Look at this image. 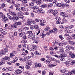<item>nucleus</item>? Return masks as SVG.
Returning a JSON list of instances; mask_svg holds the SVG:
<instances>
[{
  "label": "nucleus",
  "instance_id": "24",
  "mask_svg": "<svg viewBox=\"0 0 75 75\" xmlns=\"http://www.w3.org/2000/svg\"><path fill=\"white\" fill-rule=\"evenodd\" d=\"M41 35H42V38H44V37H45V36H46V35H45L44 34L41 33H40V37H41Z\"/></svg>",
  "mask_w": 75,
  "mask_h": 75
},
{
  "label": "nucleus",
  "instance_id": "12",
  "mask_svg": "<svg viewBox=\"0 0 75 75\" xmlns=\"http://www.w3.org/2000/svg\"><path fill=\"white\" fill-rule=\"evenodd\" d=\"M17 27H18V25H17L16 22H15L13 25V28H17Z\"/></svg>",
  "mask_w": 75,
  "mask_h": 75
},
{
  "label": "nucleus",
  "instance_id": "60",
  "mask_svg": "<svg viewBox=\"0 0 75 75\" xmlns=\"http://www.w3.org/2000/svg\"><path fill=\"white\" fill-rule=\"evenodd\" d=\"M35 20L36 22H37V23H38L40 22V20L37 19H35Z\"/></svg>",
  "mask_w": 75,
  "mask_h": 75
},
{
  "label": "nucleus",
  "instance_id": "47",
  "mask_svg": "<svg viewBox=\"0 0 75 75\" xmlns=\"http://www.w3.org/2000/svg\"><path fill=\"white\" fill-rule=\"evenodd\" d=\"M67 33H72L73 32V31L71 30H69V31H68V30H67Z\"/></svg>",
  "mask_w": 75,
  "mask_h": 75
},
{
  "label": "nucleus",
  "instance_id": "49",
  "mask_svg": "<svg viewBox=\"0 0 75 75\" xmlns=\"http://www.w3.org/2000/svg\"><path fill=\"white\" fill-rule=\"evenodd\" d=\"M30 28L31 30H33V29L35 28V27L33 25H31L30 27Z\"/></svg>",
  "mask_w": 75,
  "mask_h": 75
},
{
  "label": "nucleus",
  "instance_id": "2",
  "mask_svg": "<svg viewBox=\"0 0 75 75\" xmlns=\"http://www.w3.org/2000/svg\"><path fill=\"white\" fill-rule=\"evenodd\" d=\"M1 17H2L3 18L2 19V21H4V23H6L8 20V18L7 17H6L4 16V15H1Z\"/></svg>",
  "mask_w": 75,
  "mask_h": 75
},
{
  "label": "nucleus",
  "instance_id": "61",
  "mask_svg": "<svg viewBox=\"0 0 75 75\" xmlns=\"http://www.w3.org/2000/svg\"><path fill=\"white\" fill-rule=\"evenodd\" d=\"M20 8H19V6L16 7V10L18 11H20Z\"/></svg>",
  "mask_w": 75,
  "mask_h": 75
},
{
  "label": "nucleus",
  "instance_id": "45",
  "mask_svg": "<svg viewBox=\"0 0 75 75\" xmlns=\"http://www.w3.org/2000/svg\"><path fill=\"white\" fill-rule=\"evenodd\" d=\"M67 56V54H63L62 55L60 56V58H62V57H66Z\"/></svg>",
  "mask_w": 75,
  "mask_h": 75
},
{
  "label": "nucleus",
  "instance_id": "44",
  "mask_svg": "<svg viewBox=\"0 0 75 75\" xmlns=\"http://www.w3.org/2000/svg\"><path fill=\"white\" fill-rule=\"evenodd\" d=\"M45 23V21H44V19L40 20V23Z\"/></svg>",
  "mask_w": 75,
  "mask_h": 75
},
{
  "label": "nucleus",
  "instance_id": "18",
  "mask_svg": "<svg viewBox=\"0 0 75 75\" xmlns=\"http://www.w3.org/2000/svg\"><path fill=\"white\" fill-rule=\"evenodd\" d=\"M50 62H51V60L50 59H48L46 60V63L47 64H49L50 63Z\"/></svg>",
  "mask_w": 75,
  "mask_h": 75
},
{
  "label": "nucleus",
  "instance_id": "23",
  "mask_svg": "<svg viewBox=\"0 0 75 75\" xmlns=\"http://www.w3.org/2000/svg\"><path fill=\"white\" fill-rule=\"evenodd\" d=\"M18 25H21V22L20 21L16 22Z\"/></svg>",
  "mask_w": 75,
  "mask_h": 75
},
{
  "label": "nucleus",
  "instance_id": "30",
  "mask_svg": "<svg viewBox=\"0 0 75 75\" xmlns=\"http://www.w3.org/2000/svg\"><path fill=\"white\" fill-rule=\"evenodd\" d=\"M67 40H68V41H69V42H70L71 41V40H72V39L71 38V37H67Z\"/></svg>",
  "mask_w": 75,
  "mask_h": 75
},
{
  "label": "nucleus",
  "instance_id": "36",
  "mask_svg": "<svg viewBox=\"0 0 75 75\" xmlns=\"http://www.w3.org/2000/svg\"><path fill=\"white\" fill-rule=\"evenodd\" d=\"M15 3H16V1H14V0H12L10 2L11 4H15Z\"/></svg>",
  "mask_w": 75,
  "mask_h": 75
},
{
  "label": "nucleus",
  "instance_id": "55",
  "mask_svg": "<svg viewBox=\"0 0 75 75\" xmlns=\"http://www.w3.org/2000/svg\"><path fill=\"white\" fill-rule=\"evenodd\" d=\"M26 38H27V36L26 35H24L22 38V40H25L26 39Z\"/></svg>",
  "mask_w": 75,
  "mask_h": 75
},
{
  "label": "nucleus",
  "instance_id": "64",
  "mask_svg": "<svg viewBox=\"0 0 75 75\" xmlns=\"http://www.w3.org/2000/svg\"><path fill=\"white\" fill-rule=\"evenodd\" d=\"M53 30L54 31H56V33H57V31H56L57 30V29L55 28H53Z\"/></svg>",
  "mask_w": 75,
  "mask_h": 75
},
{
  "label": "nucleus",
  "instance_id": "35",
  "mask_svg": "<svg viewBox=\"0 0 75 75\" xmlns=\"http://www.w3.org/2000/svg\"><path fill=\"white\" fill-rule=\"evenodd\" d=\"M19 34L20 37H23V36L24 35V33H23L21 32V33H19Z\"/></svg>",
  "mask_w": 75,
  "mask_h": 75
},
{
  "label": "nucleus",
  "instance_id": "40",
  "mask_svg": "<svg viewBox=\"0 0 75 75\" xmlns=\"http://www.w3.org/2000/svg\"><path fill=\"white\" fill-rule=\"evenodd\" d=\"M15 7H19V6H20V4H16L14 5Z\"/></svg>",
  "mask_w": 75,
  "mask_h": 75
},
{
  "label": "nucleus",
  "instance_id": "1",
  "mask_svg": "<svg viewBox=\"0 0 75 75\" xmlns=\"http://www.w3.org/2000/svg\"><path fill=\"white\" fill-rule=\"evenodd\" d=\"M64 64L66 65L67 67H69V66H70V64H71V65H74V64H75V61L74 60L72 61L71 63L69 62H66L64 63Z\"/></svg>",
  "mask_w": 75,
  "mask_h": 75
},
{
  "label": "nucleus",
  "instance_id": "57",
  "mask_svg": "<svg viewBox=\"0 0 75 75\" xmlns=\"http://www.w3.org/2000/svg\"><path fill=\"white\" fill-rule=\"evenodd\" d=\"M18 31L19 32H22V31H23V30L22 29V28H21L18 29Z\"/></svg>",
  "mask_w": 75,
  "mask_h": 75
},
{
  "label": "nucleus",
  "instance_id": "38",
  "mask_svg": "<svg viewBox=\"0 0 75 75\" xmlns=\"http://www.w3.org/2000/svg\"><path fill=\"white\" fill-rule=\"evenodd\" d=\"M22 46H23V48H25V47H26L27 45L26 44V43H25L24 44H21Z\"/></svg>",
  "mask_w": 75,
  "mask_h": 75
},
{
  "label": "nucleus",
  "instance_id": "16",
  "mask_svg": "<svg viewBox=\"0 0 75 75\" xmlns=\"http://www.w3.org/2000/svg\"><path fill=\"white\" fill-rule=\"evenodd\" d=\"M25 10V8L23 7H21L19 11H20V12H22V11H24Z\"/></svg>",
  "mask_w": 75,
  "mask_h": 75
},
{
  "label": "nucleus",
  "instance_id": "10",
  "mask_svg": "<svg viewBox=\"0 0 75 75\" xmlns=\"http://www.w3.org/2000/svg\"><path fill=\"white\" fill-rule=\"evenodd\" d=\"M8 14H9V15L11 14V16H16V14L15 12H12L11 11H9Z\"/></svg>",
  "mask_w": 75,
  "mask_h": 75
},
{
  "label": "nucleus",
  "instance_id": "27",
  "mask_svg": "<svg viewBox=\"0 0 75 75\" xmlns=\"http://www.w3.org/2000/svg\"><path fill=\"white\" fill-rule=\"evenodd\" d=\"M50 30V28H49V26H47L44 29L45 31H48Z\"/></svg>",
  "mask_w": 75,
  "mask_h": 75
},
{
  "label": "nucleus",
  "instance_id": "29",
  "mask_svg": "<svg viewBox=\"0 0 75 75\" xmlns=\"http://www.w3.org/2000/svg\"><path fill=\"white\" fill-rule=\"evenodd\" d=\"M59 38H60L61 40H64V37H62V35H60L59 36Z\"/></svg>",
  "mask_w": 75,
  "mask_h": 75
},
{
  "label": "nucleus",
  "instance_id": "54",
  "mask_svg": "<svg viewBox=\"0 0 75 75\" xmlns=\"http://www.w3.org/2000/svg\"><path fill=\"white\" fill-rule=\"evenodd\" d=\"M4 51L5 52H8V49L6 48L4 49V51Z\"/></svg>",
  "mask_w": 75,
  "mask_h": 75
},
{
  "label": "nucleus",
  "instance_id": "3",
  "mask_svg": "<svg viewBox=\"0 0 75 75\" xmlns=\"http://www.w3.org/2000/svg\"><path fill=\"white\" fill-rule=\"evenodd\" d=\"M33 9L34 10H33V11L34 13H38V11L39 9V8L38 6H34L33 8Z\"/></svg>",
  "mask_w": 75,
  "mask_h": 75
},
{
  "label": "nucleus",
  "instance_id": "9",
  "mask_svg": "<svg viewBox=\"0 0 75 75\" xmlns=\"http://www.w3.org/2000/svg\"><path fill=\"white\" fill-rule=\"evenodd\" d=\"M61 16H62L63 17L65 18V17H66L67 16L65 15V13L64 12H61L60 13Z\"/></svg>",
  "mask_w": 75,
  "mask_h": 75
},
{
  "label": "nucleus",
  "instance_id": "21",
  "mask_svg": "<svg viewBox=\"0 0 75 75\" xmlns=\"http://www.w3.org/2000/svg\"><path fill=\"white\" fill-rule=\"evenodd\" d=\"M46 6V4H42V5L40 6V7L41 8H45Z\"/></svg>",
  "mask_w": 75,
  "mask_h": 75
},
{
  "label": "nucleus",
  "instance_id": "34",
  "mask_svg": "<svg viewBox=\"0 0 75 75\" xmlns=\"http://www.w3.org/2000/svg\"><path fill=\"white\" fill-rule=\"evenodd\" d=\"M30 6H34V3L33 2H31L29 4Z\"/></svg>",
  "mask_w": 75,
  "mask_h": 75
},
{
  "label": "nucleus",
  "instance_id": "11",
  "mask_svg": "<svg viewBox=\"0 0 75 75\" xmlns=\"http://www.w3.org/2000/svg\"><path fill=\"white\" fill-rule=\"evenodd\" d=\"M18 59V57H14L13 59V60L12 61H13V63L14 62H17V61Z\"/></svg>",
  "mask_w": 75,
  "mask_h": 75
},
{
  "label": "nucleus",
  "instance_id": "17",
  "mask_svg": "<svg viewBox=\"0 0 75 75\" xmlns=\"http://www.w3.org/2000/svg\"><path fill=\"white\" fill-rule=\"evenodd\" d=\"M16 72L18 74H21L22 72L21 70L19 69H17L16 71Z\"/></svg>",
  "mask_w": 75,
  "mask_h": 75
},
{
  "label": "nucleus",
  "instance_id": "41",
  "mask_svg": "<svg viewBox=\"0 0 75 75\" xmlns=\"http://www.w3.org/2000/svg\"><path fill=\"white\" fill-rule=\"evenodd\" d=\"M12 20H13V22H16V19H15V16H13V17Z\"/></svg>",
  "mask_w": 75,
  "mask_h": 75
},
{
  "label": "nucleus",
  "instance_id": "53",
  "mask_svg": "<svg viewBox=\"0 0 75 75\" xmlns=\"http://www.w3.org/2000/svg\"><path fill=\"white\" fill-rule=\"evenodd\" d=\"M23 3L25 4L27 3V0H24L22 1Z\"/></svg>",
  "mask_w": 75,
  "mask_h": 75
},
{
  "label": "nucleus",
  "instance_id": "26",
  "mask_svg": "<svg viewBox=\"0 0 75 75\" xmlns=\"http://www.w3.org/2000/svg\"><path fill=\"white\" fill-rule=\"evenodd\" d=\"M33 48L35 50H37V46L35 45H34L33 46Z\"/></svg>",
  "mask_w": 75,
  "mask_h": 75
},
{
  "label": "nucleus",
  "instance_id": "25",
  "mask_svg": "<svg viewBox=\"0 0 75 75\" xmlns=\"http://www.w3.org/2000/svg\"><path fill=\"white\" fill-rule=\"evenodd\" d=\"M29 30V28L27 27H24L23 28V30L24 31H27Z\"/></svg>",
  "mask_w": 75,
  "mask_h": 75
},
{
  "label": "nucleus",
  "instance_id": "7",
  "mask_svg": "<svg viewBox=\"0 0 75 75\" xmlns=\"http://www.w3.org/2000/svg\"><path fill=\"white\" fill-rule=\"evenodd\" d=\"M3 59L5 61L7 62L8 61H9L10 59L9 57H5L3 58Z\"/></svg>",
  "mask_w": 75,
  "mask_h": 75
},
{
  "label": "nucleus",
  "instance_id": "14",
  "mask_svg": "<svg viewBox=\"0 0 75 75\" xmlns=\"http://www.w3.org/2000/svg\"><path fill=\"white\" fill-rule=\"evenodd\" d=\"M58 13V11H57V10H55L54 11V16H57V13Z\"/></svg>",
  "mask_w": 75,
  "mask_h": 75
},
{
  "label": "nucleus",
  "instance_id": "59",
  "mask_svg": "<svg viewBox=\"0 0 75 75\" xmlns=\"http://www.w3.org/2000/svg\"><path fill=\"white\" fill-rule=\"evenodd\" d=\"M35 28V29H37V30H38V25H35L34 26Z\"/></svg>",
  "mask_w": 75,
  "mask_h": 75
},
{
  "label": "nucleus",
  "instance_id": "42",
  "mask_svg": "<svg viewBox=\"0 0 75 75\" xmlns=\"http://www.w3.org/2000/svg\"><path fill=\"white\" fill-rule=\"evenodd\" d=\"M60 72H62V73H65V72H67V70H60Z\"/></svg>",
  "mask_w": 75,
  "mask_h": 75
},
{
  "label": "nucleus",
  "instance_id": "28",
  "mask_svg": "<svg viewBox=\"0 0 75 75\" xmlns=\"http://www.w3.org/2000/svg\"><path fill=\"white\" fill-rule=\"evenodd\" d=\"M10 57L11 58H13V57H14V54L11 53L10 54Z\"/></svg>",
  "mask_w": 75,
  "mask_h": 75
},
{
  "label": "nucleus",
  "instance_id": "6",
  "mask_svg": "<svg viewBox=\"0 0 75 75\" xmlns=\"http://www.w3.org/2000/svg\"><path fill=\"white\" fill-rule=\"evenodd\" d=\"M56 65H57V63H53V64H49L48 67L50 68H52V67H54V66H56Z\"/></svg>",
  "mask_w": 75,
  "mask_h": 75
},
{
  "label": "nucleus",
  "instance_id": "22",
  "mask_svg": "<svg viewBox=\"0 0 75 75\" xmlns=\"http://www.w3.org/2000/svg\"><path fill=\"white\" fill-rule=\"evenodd\" d=\"M59 48H61L63 46V43L62 42L61 43H59Z\"/></svg>",
  "mask_w": 75,
  "mask_h": 75
},
{
  "label": "nucleus",
  "instance_id": "48",
  "mask_svg": "<svg viewBox=\"0 0 75 75\" xmlns=\"http://www.w3.org/2000/svg\"><path fill=\"white\" fill-rule=\"evenodd\" d=\"M52 6H53V4H49L48 5V6L49 7H52Z\"/></svg>",
  "mask_w": 75,
  "mask_h": 75
},
{
  "label": "nucleus",
  "instance_id": "50",
  "mask_svg": "<svg viewBox=\"0 0 75 75\" xmlns=\"http://www.w3.org/2000/svg\"><path fill=\"white\" fill-rule=\"evenodd\" d=\"M6 4H3L1 5V8H3L4 7H5V5Z\"/></svg>",
  "mask_w": 75,
  "mask_h": 75
},
{
  "label": "nucleus",
  "instance_id": "15",
  "mask_svg": "<svg viewBox=\"0 0 75 75\" xmlns=\"http://www.w3.org/2000/svg\"><path fill=\"white\" fill-rule=\"evenodd\" d=\"M26 25H29V26H30L31 24V22L30 21H28L25 23Z\"/></svg>",
  "mask_w": 75,
  "mask_h": 75
},
{
  "label": "nucleus",
  "instance_id": "63",
  "mask_svg": "<svg viewBox=\"0 0 75 75\" xmlns=\"http://www.w3.org/2000/svg\"><path fill=\"white\" fill-rule=\"evenodd\" d=\"M25 68L26 69H29V68H30V66L29 65H27L26 66Z\"/></svg>",
  "mask_w": 75,
  "mask_h": 75
},
{
  "label": "nucleus",
  "instance_id": "13",
  "mask_svg": "<svg viewBox=\"0 0 75 75\" xmlns=\"http://www.w3.org/2000/svg\"><path fill=\"white\" fill-rule=\"evenodd\" d=\"M6 52L4 51H1L0 53V57H1L3 55H5Z\"/></svg>",
  "mask_w": 75,
  "mask_h": 75
},
{
  "label": "nucleus",
  "instance_id": "62",
  "mask_svg": "<svg viewBox=\"0 0 75 75\" xmlns=\"http://www.w3.org/2000/svg\"><path fill=\"white\" fill-rule=\"evenodd\" d=\"M14 36H17V32H14Z\"/></svg>",
  "mask_w": 75,
  "mask_h": 75
},
{
  "label": "nucleus",
  "instance_id": "4",
  "mask_svg": "<svg viewBox=\"0 0 75 75\" xmlns=\"http://www.w3.org/2000/svg\"><path fill=\"white\" fill-rule=\"evenodd\" d=\"M18 16L19 18H20L21 19L23 18V13L21 12H19L17 13Z\"/></svg>",
  "mask_w": 75,
  "mask_h": 75
},
{
  "label": "nucleus",
  "instance_id": "52",
  "mask_svg": "<svg viewBox=\"0 0 75 75\" xmlns=\"http://www.w3.org/2000/svg\"><path fill=\"white\" fill-rule=\"evenodd\" d=\"M28 65L30 67L32 65V62H29L28 63Z\"/></svg>",
  "mask_w": 75,
  "mask_h": 75
},
{
  "label": "nucleus",
  "instance_id": "8",
  "mask_svg": "<svg viewBox=\"0 0 75 75\" xmlns=\"http://www.w3.org/2000/svg\"><path fill=\"white\" fill-rule=\"evenodd\" d=\"M69 55H70L71 57V58H74L75 57V54L72 52L69 53Z\"/></svg>",
  "mask_w": 75,
  "mask_h": 75
},
{
  "label": "nucleus",
  "instance_id": "51",
  "mask_svg": "<svg viewBox=\"0 0 75 75\" xmlns=\"http://www.w3.org/2000/svg\"><path fill=\"white\" fill-rule=\"evenodd\" d=\"M57 5V6H58V7H61V6H62V4L61 3H58Z\"/></svg>",
  "mask_w": 75,
  "mask_h": 75
},
{
  "label": "nucleus",
  "instance_id": "56",
  "mask_svg": "<svg viewBox=\"0 0 75 75\" xmlns=\"http://www.w3.org/2000/svg\"><path fill=\"white\" fill-rule=\"evenodd\" d=\"M31 55H32L31 56L32 57V58H34V53L31 52Z\"/></svg>",
  "mask_w": 75,
  "mask_h": 75
},
{
  "label": "nucleus",
  "instance_id": "39",
  "mask_svg": "<svg viewBox=\"0 0 75 75\" xmlns=\"http://www.w3.org/2000/svg\"><path fill=\"white\" fill-rule=\"evenodd\" d=\"M54 57H56V58H61V56H58V55L55 54L54 55Z\"/></svg>",
  "mask_w": 75,
  "mask_h": 75
},
{
  "label": "nucleus",
  "instance_id": "20",
  "mask_svg": "<svg viewBox=\"0 0 75 75\" xmlns=\"http://www.w3.org/2000/svg\"><path fill=\"white\" fill-rule=\"evenodd\" d=\"M7 16H8V18H9V19H10L11 20H12V18H12V17L9 14V13H7Z\"/></svg>",
  "mask_w": 75,
  "mask_h": 75
},
{
  "label": "nucleus",
  "instance_id": "58",
  "mask_svg": "<svg viewBox=\"0 0 75 75\" xmlns=\"http://www.w3.org/2000/svg\"><path fill=\"white\" fill-rule=\"evenodd\" d=\"M62 20L63 21H65L66 23H67V22H68V21H67V19H66L65 18H63Z\"/></svg>",
  "mask_w": 75,
  "mask_h": 75
},
{
  "label": "nucleus",
  "instance_id": "5",
  "mask_svg": "<svg viewBox=\"0 0 75 75\" xmlns=\"http://www.w3.org/2000/svg\"><path fill=\"white\" fill-rule=\"evenodd\" d=\"M9 37L10 38H11V40H14V34H13V33L11 32L10 33Z\"/></svg>",
  "mask_w": 75,
  "mask_h": 75
},
{
  "label": "nucleus",
  "instance_id": "33",
  "mask_svg": "<svg viewBox=\"0 0 75 75\" xmlns=\"http://www.w3.org/2000/svg\"><path fill=\"white\" fill-rule=\"evenodd\" d=\"M56 19L57 20H59V21H60V20H61V18L58 16H57L56 17Z\"/></svg>",
  "mask_w": 75,
  "mask_h": 75
},
{
  "label": "nucleus",
  "instance_id": "19",
  "mask_svg": "<svg viewBox=\"0 0 75 75\" xmlns=\"http://www.w3.org/2000/svg\"><path fill=\"white\" fill-rule=\"evenodd\" d=\"M36 2V4L37 5H40V4L42 3V2H40L39 1H37Z\"/></svg>",
  "mask_w": 75,
  "mask_h": 75
},
{
  "label": "nucleus",
  "instance_id": "46",
  "mask_svg": "<svg viewBox=\"0 0 75 75\" xmlns=\"http://www.w3.org/2000/svg\"><path fill=\"white\" fill-rule=\"evenodd\" d=\"M53 3H55V4L56 5H57V4H58V1H57V0H55L53 1Z\"/></svg>",
  "mask_w": 75,
  "mask_h": 75
},
{
  "label": "nucleus",
  "instance_id": "32",
  "mask_svg": "<svg viewBox=\"0 0 75 75\" xmlns=\"http://www.w3.org/2000/svg\"><path fill=\"white\" fill-rule=\"evenodd\" d=\"M26 42H27V41L25 40H24L21 41V43H22V44H25V43H26Z\"/></svg>",
  "mask_w": 75,
  "mask_h": 75
},
{
  "label": "nucleus",
  "instance_id": "31",
  "mask_svg": "<svg viewBox=\"0 0 75 75\" xmlns=\"http://www.w3.org/2000/svg\"><path fill=\"white\" fill-rule=\"evenodd\" d=\"M68 27L69 30H71L72 28H73V27H74V25H71L70 26H68Z\"/></svg>",
  "mask_w": 75,
  "mask_h": 75
},
{
  "label": "nucleus",
  "instance_id": "43",
  "mask_svg": "<svg viewBox=\"0 0 75 75\" xmlns=\"http://www.w3.org/2000/svg\"><path fill=\"white\" fill-rule=\"evenodd\" d=\"M58 41L57 40H56L55 41V43L54 44V45H58Z\"/></svg>",
  "mask_w": 75,
  "mask_h": 75
},
{
  "label": "nucleus",
  "instance_id": "37",
  "mask_svg": "<svg viewBox=\"0 0 75 75\" xmlns=\"http://www.w3.org/2000/svg\"><path fill=\"white\" fill-rule=\"evenodd\" d=\"M49 13H52L54 15V10H53L51 9L49 10Z\"/></svg>",
  "mask_w": 75,
  "mask_h": 75
}]
</instances>
